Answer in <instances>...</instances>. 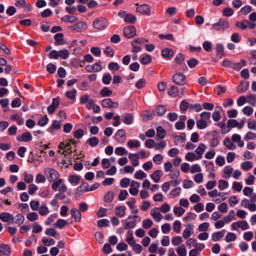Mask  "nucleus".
<instances>
[{"label":"nucleus","instance_id":"obj_1","mask_svg":"<svg viewBox=\"0 0 256 256\" xmlns=\"http://www.w3.org/2000/svg\"><path fill=\"white\" fill-rule=\"evenodd\" d=\"M108 22L104 18L100 17L94 20L92 23V26L98 30H102L107 28Z\"/></svg>","mask_w":256,"mask_h":256},{"label":"nucleus","instance_id":"obj_2","mask_svg":"<svg viewBox=\"0 0 256 256\" xmlns=\"http://www.w3.org/2000/svg\"><path fill=\"white\" fill-rule=\"evenodd\" d=\"M44 174L50 182H54L58 178L60 175L59 173L54 168H47L44 169Z\"/></svg>","mask_w":256,"mask_h":256},{"label":"nucleus","instance_id":"obj_3","mask_svg":"<svg viewBox=\"0 0 256 256\" xmlns=\"http://www.w3.org/2000/svg\"><path fill=\"white\" fill-rule=\"evenodd\" d=\"M172 82L177 85L184 86L186 83V76L181 72L176 73L172 77Z\"/></svg>","mask_w":256,"mask_h":256},{"label":"nucleus","instance_id":"obj_4","mask_svg":"<svg viewBox=\"0 0 256 256\" xmlns=\"http://www.w3.org/2000/svg\"><path fill=\"white\" fill-rule=\"evenodd\" d=\"M228 26L229 24L226 20L221 19L218 22L212 25V28L216 30H222L228 28Z\"/></svg>","mask_w":256,"mask_h":256},{"label":"nucleus","instance_id":"obj_5","mask_svg":"<svg viewBox=\"0 0 256 256\" xmlns=\"http://www.w3.org/2000/svg\"><path fill=\"white\" fill-rule=\"evenodd\" d=\"M123 34L127 38H132L136 35V29L134 26H127L124 28Z\"/></svg>","mask_w":256,"mask_h":256},{"label":"nucleus","instance_id":"obj_6","mask_svg":"<svg viewBox=\"0 0 256 256\" xmlns=\"http://www.w3.org/2000/svg\"><path fill=\"white\" fill-rule=\"evenodd\" d=\"M69 28L70 30L76 32H80L86 29L87 24L84 22H79L76 24L70 26Z\"/></svg>","mask_w":256,"mask_h":256},{"label":"nucleus","instance_id":"obj_7","mask_svg":"<svg viewBox=\"0 0 256 256\" xmlns=\"http://www.w3.org/2000/svg\"><path fill=\"white\" fill-rule=\"evenodd\" d=\"M102 105L103 107L108 108H118V103L112 102L110 98H104L102 101Z\"/></svg>","mask_w":256,"mask_h":256},{"label":"nucleus","instance_id":"obj_8","mask_svg":"<svg viewBox=\"0 0 256 256\" xmlns=\"http://www.w3.org/2000/svg\"><path fill=\"white\" fill-rule=\"evenodd\" d=\"M136 12L143 15L150 16V8L147 4H142L136 8Z\"/></svg>","mask_w":256,"mask_h":256},{"label":"nucleus","instance_id":"obj_9","mask_svg":"<svg viewBox=\"0 0 256 256\" xmlns=\"http://www.w3.org/2000/svg\"><path fill=\"white\" fill-rule=\"evenodd\" d=\"M206 149V146L203 143H200L198 148L194 151V154L196 156V160H200L202 158V154Z\"/></svg>","mask_w":256,"mask_h":256},{"label":"nucleus","instance_id":"obj_10","mask_svg":"<svg viewBox=\"0 0 256 256\" xmlns=\"http://www.w3.org/2000/svg\"><path fill=\"white\" fill-rule=\"evenodd\" d=\"M0 220L3 222L11 224L12 221L14 220V216L9 212H3L0 213Z\"/></svg>","mask_w":256,"mask_h":256},{"label":"nucleus","instance_id":"obj_11","mask_svg":"<svg viewBox=\"0 0 256 256\" xmlns=\"http://www.w3.org/2000/svg\"><path fill=\"white\" fill-rule=\"evenodd\" d=\"M85 69L88 72H99L102 70V66L99 62H97L92 65H87Z\"/></svg>","mask_w":256,"mask_h":256},{"label":"nucleus","instance_id":"obj_12","mask_svg":"<svg viewBox=\"0 0 256 256\" xmlns=\"http://www.w3.org/2000/svg\"><path fill=\"white\" fill-rule=\"evenodd\" d=\"M158 210V208H154L150 211V215L152 216L154 220L156 222H160L163 218L162 215Z\"/></svg>","mask_w":256,"mask_h":256},{"label":"nucleus","instance_id":"obj_13","mask_svg":"<svg viewBox=\"0 0 256 256\" xmlns=\"http://www.w3.org/2000/svg\"><path fill=\"white\" fill-rule=\"evenodd\" d=\"M11 253L10 246L6 244H0V256H10Z\"/></svg>","mask_w":256,"mask_h":256},{"label":"nucleus","instance_id":"obj_14","mask_svg":"<svg viewBox=\"0 0 256 256\" xmlns=\"http://www.w3.org/2000/svg\"><path fill=\"white\" fill-rule=\"evenodd\" d=\"M162 176L163 172H162V170H158L150 174V177L154 182H160V178Z\"/></svg>","mask_w":256,"mask_h":256},{"label":"nucleus","instance_id":"obj_15","mask_svg":"<svg viewBox=\"0 0 256 256\" xmlns=\"http://www.w3.org/2000/svg\"><path fill=\"white\" fill-rule=\"evenodd\" d=\"M24 216L21 214H18L14 217V220L12 221L11 224H15L16 226H20L24 223Z\"/></svg>","mask_w":256,"mask_h":256},{"label":"nucleus","instance_id":"obj_16","mask_svg":"<svg viewBox=\"0 0 256 256\" xmlns=\"http://www.w3.org/2000/svg\"><path fill=\"white\" fill-rule=\"evenodd\" d=\"M126 208L125 206H118L114 208V212L118 216L122 218L126 215Z\"/></svg>","mask_w":256,"mask_h":256},{"label":"nucleus","instance_id":"obj_17","mask_svg":"<svg viewBox=\"0 0 256 256\" xmlns=\"http://www.w3.org/2000/svg\"><path fill=\"white\" fill-rule=\"evenodd\" d=\"M55 40L54 44L56 46L63 45L65 44L66 42L64 39V34L62 33H58L54 36Z\"/></svg>","mask_w":256,"mask_h":256},{"label":"nucleus","instance_id":"obj_18","mask_svg":"<svg viewBox=\"0 0 256 256\" xmlns=\"http://www.w3.org/2000/svg\"><path fill=\"white\" fill-rule=\"evenodd\" d=\"M234 171L233 168L230 166H226L223 170V178L228 179L231 176V174Z\"/></svg>","mask_w":256,"mask_h":256},{"label":"nucleus","instance_id":"obj_19","mask_svg":"<svg viewBox=\"0 0 256 256\" xmlns=\"http://www.w3.org/2000/svg\"><path fill=\"white\" fill-rule=\"evenodd\" d=\"M71 214L72 217L74 219L75 221L78 222L81 220V214L76 208H73L71 210Z\"/></svg>","mask_w":256,"mask_h":256},{"label":"nucleus","instance_id":"obj_20","mask_svg":"<svg viewBox=\"0 0 256 256\" xmlns=\"http://www.w3.org/2000/svg\"><path fill=\"white\" fill-rule=\"evenodd\" d=\"M226 232L224 230H222L216 232H214L212 234V238L214 242H216L222 238Z\"/></svg>","mask_w":256,"mask_h":256},{"label":"nucleus","instance_id":"obj_21","mask_svg":"<svg viewBox=\"0 0 256 256\" xmlns=\"http://www.w3.org/2000/svg\"><path fill=\"white\" fill-rule=\"evenodd\" d=\"M78 18L75 16L66 15L61 18V20L64 22L69 23H73L78 22Z\"/></svg>","mask_w":256,"mask_h":256},{"label":"nucleus","instance_id":"obj_22","mask_svg":"<svg viewBox=\"0 0 256 256\" xmlns=\"http://www.w3.org/2000/svg\"><path fill=\"white\" fill-rule=\"evenodd\" d=\"M248 86L249 85L248 82L244 81L242 82L238 86L237 88V92L238 93H244L247 90Z\"/></svg>","mask_w":256,"mask_h":256},{"label":"nucleus","instance_id":"obj_23","mask_svg":"<svg viewBox=\"0 0 256 256\" xmlns=\"http://www.w3.org/2000/svg\"><path fill=\"white\" fill-rule=\"evenodd\" d=\"M80 178L81 177L79 176L70 175L68 180L72 185L76 186L80 182Z\"/></svg>","mask_w":256,"mask_h":256},{"label":"nucleus","instance_id":"obj_24","mask_svg":"<svg viewBox=\"0 0 256 256\" xmlns=\"http://www.w3.org/2000/svg\"><path fill=\"white\" fill-rule=\"evenodd\" d=\"M134 117L130 114H126L122 116V122L126 124H131L133 122Z\"/></svg>","mask_w":256,"mask_h":256},{"label":"nucleus","instance_id":"obj_25","mask_svg":"<svg viewBox=\"0 0 256 256\" xmlns=\"http://www.w3.org/2000/svg\"><path fill=\"white\" fill-rule=\"evenodd\" d=\"M166 132L165 130L161 126H158L156 128V137L157 140L163 138L166 136Z\"/></svg>","mask_w":256,"mask_h":256},{"label":"nucleus","instance_id":"obj_26","mask_svg":"<svg viewBox=\"0 0 256 256\" xmlns=\"http://www.w3.org/2000/svg\"><path fill=\"white\" fill-rule=\"evenodd\" d=\"M61 127V124L56 120H53L52 123L48 128V130L50 133H54L56 130H58Z\"/></svg>","mask_w":256,"mask_h":256},{"label":"nucleus","instance_id":"obj_27","mask_svg":"<svg viewBox=\"0 0 256 256\" xmlns=\"http://www.w3.org/2000/svg\"><path fill=\"white\" fill-rule=\"evenodd\" d=\"M32 139V136L30 132H26L24 133L21 137H18L17 140L19 141H24L26 142H29Z\"/></svg>","mask_w":256,"mask_h":256},{"label":"nucleus","instance_id":"obj_28","mask_svg":"<svg viewBox=\"0 0 256 256\" xmlns=\"http://www.w3.org/2000/svg\"><path fill=\"white\" fill-rule=\"evenodd\" d=\"M176 252L178 256H186V249L185 246L182 244L178 246L176 248Z\"/></svg>","mask_w":256,"mask_h":256},{"label":"nucleus","instance_id":"obj_29","mask_svg":"<svg viewBox=\"0 0 256 256\" xmlns=\"http://www.w3.org/2000/svg\"><path fill=\"white\" fill-rule=\"evenodd\" d=\"M89 185L87 182H83L76 189L77 192H90Z\"/></svg>","mask_w":256,"mask_h":256},{"label":"nucleus","instance_id":"obj_30","mask_svg":"<svg viewBox=\"0 0 256 256\" xmlns=\"http://www.w3.org/2000/svg\"><path fill=\"white\" fill-rule=\"evenodd\" d=\"M174 54L172 50L170 48H164L162 52V56L166 58H170Z\"/></svg>","mask_w":256,"mask_h":256},{"label":"nucleus","instance_id":"obj_31","mask_svg":"<svg viewBox=\"0 0 256 256\" xmlns=\"http://www.w3.org/2000/svg\"><path fill=\"white\" fill-rule=\"evenodd\" d=\"M127 146L130 148H137L140 146V142L136 140H130L128 142Z\"/></svg>","mask_w":256,"mask_h":256},{"label":"nucleus","instance_id":"obj_32","mask_svg":"<svg viewBox=\"0 0 256 256\" xmlns=\"http://www.w3.org/2000/svg\"><path fill=\"white\" fill-rule=\"evenodd\" d=\"M232 68L234 70H240L243 66H246V61L244 60H241L240 62L238 63H233L232 62Z\"/></svg>","mask_w":256,"mask_h":256},{"label":"nucleus","instance_id":"obj_33","mask_svg":"<svg viewBox=\"0 0 256 256\" xmlns=\"http://www.w3.org/2000/svg\"><path fill=\"white\" fill-rule=\"evenodd\" d=\"M156 113L157 116H162L166 112V109L164 106V105H158L156 107Z\"/></svg>","mask_w":256,"mask_h":256},{"label":"nucleus","instance_id":"obj_34","mask_svg":"<svg viewBox=\"0 0 256 256\" xmlns=\"http://www.w3.org/2000/svg\"><path fill=\"white\" fill-rule=\"evenodd\" d=\"M217 126L221 129V132L222 134H226L230 132V129L226 126L224 122H220L218 123Z\"/></svg>","mask_w":256,"mask_h":256},{"label":"nucleus","instance_id":"obj_35","mask_svg":"<svg viewBox=\"0 0 256 256\" xmlns=\"http://www.w3.org/2000/svg\"><path fill=\"white\" fill-rule=\"evenodd\" d=\"M234 217V211L231 210L230 211L228 214L224 218V220L226 223L228 224L232 220H235Z\"/></svg>","mask_w":256,"mask_h":256},{"label":"nucleus","instance_id":"obj_36","mask_svg":"<svg viewBox=\"0 0 256 256\" xmlns=\"http://www.w3.org/2000/svg\"><path fill=\"white\" fill-rule=\"evenodd\" d=\"M152 62V57L148 54H144L140 60V62L142 64H147Z\"/></svg>","mask_w":256,"mask_h":256},{"label":"nucleus","instance_id":"obj_37","mask_svg":"<svg viewBox=\"0 0 256 256\" xmlns=\"http://www.w3.org/2000/svg\"><path fill=\"white\" fill-rule=\"evenodd\" d=\"M247 102L252 106H255L256 104V96L255 94H248L246 97Z\"/></svg>","mask_w":256,"mask_h":256},{"label":"nucleus","instance_id":"obj_38","mask_svg":"<svg viewBox=\"0 0 256 256\" xmlns=\"http://www.w3.org/2000/svg\"><path fill=\"white\" fill-rule=\"evenodd\" d=\"M99 142V140L96 136L88 138L86 142L89 144L92 147H94L96 146Z\"/></svg>","mask_w":256,"mask_h":256},{"label":"nucleus","instance_id":"obj_39","mask_svg":"<svg viewBox=\"0 0 256 256\" xmlns=\"http://www.w3.org/2000/svg\"><path fill=\"white\" fill-rule=\"evenodd\" d=\"M114 153L118 156H122L127 154L128 152L125 148L120 146L116 148Z\"/></svg>","mask_w":256,"mask_h":256},{"label":"nucleus","instance_id":"obj_40","mask_svg":"<svg viewBox=\"0 0 256 256\" xmlns=\"http://www.w3.org/2000/svg\"><path fill=\"white\" fill-rule=\"evenodd\" d=\"M126 241L130 246H132L136 243L135 240L132 236V233L131 232H128L127 233Z\"/></svg>","mask_w":256,"mask_h":256},{"label":"nucleus","instance_id":"obj_41","mask_svg":"<svg viewBox=\"0 0 256 256\" xmlns=\"http://www.w3.org/2000/svg\"><path fill=\"white\" fill-rule=\"evenodd\" d=\"M250 23V21L248 20H244L240 22H236V26L242 30H245L248 28V24Z\"/></svg>","mask_w":256,"mask_h":256},{"label":"nucleus","instance_id":"obj_42","mask_svg":"<svg viewBox=\"0 0 256 256\" xmlns=\"http://www.w3.org/2000/svg\"><path fill=\"white\" fill-rule=\"evenodd\" d=\"M174 212L176 216L180 217L185 212V210L180 206H175L174 208Z\"/></svg>","mask_w":256,"mask_h":256},{"label":"nucleus","instance_id":"obj_43","mask_svg":"<svg viewBox=\"0 0 256 256\" xmlns=\"http://www.w3.org/2000/svg\"><path fill=\"white\" fill-rule=\"evenodd\" d=\"M38 216L36 212H28L26 215L27 219L30 222H34L38 219Z\"/></svg>","mask_w":256,"mask_h":256},{"label":"nucleus","instance_id":"obj_44","mask_svg":"<svg viewBox=\"0 0 256 256\" xmlns=\"http://www.w3.org/2000/svg\"><path fill=\"white\" fill-rule=\"evenodd\" d=\"M38 213L42 216H44L49 213L48 207L45 205H42L38 208Z\"/></svg>","mask_w":256,"mask_h":256},{"label":"nucleus","instance_id":"obj_45","mask_svg":"<svg viewBox=\"0 0 256 256\" xmlns=\"http://www.w3.org/2000/svg\"><path fill=\"white\" fill-rule=\"evenodd\" d=\"M77 91L75 89L68 91L66 92V96L70 100H74L76 98Z\"/></svg>","mask_w":256,"mask_h":256},{"label":"nucleus","instance_id":"obj_46","mask_svg":"<svg viewBox=\"0 0 256 256\" xmlns=\"http://www.w3.org/2000/svg\"><path fill=\"white\" fill-rule=\"evenodd\" d=\"M136 20V18L134 16L131 14H126V18L124 19V21L127 23L133 24Z\"/></svg>","mask_w":256,"mask_h":256},{"label":"nucleus","instance_id":"obj_47","mask_svg":"<svg viewBox=\"0 0 256 256\" xmlns=\"http://www.w3.org/2000/svg\"><path fill=\"white\" fill-rule=\"evenodd\" d=\"M241 168L244 170H248L252 167V162L250 161L243 162L240 164Z\"/></svg>","mask_w":256,"mask_h":256},{"label":"nucleus","instance_id":"obj_48","mask_svg":"<svg viewBox=\"0 0 256 256\" xmlns=\"http://www.w3.org/2000/svg\"><path fill=\"white\" fill-rule=\"evenodd\" d=\"M104 52L106 56L110 58L113 57L114 54V52L113 48L110 46L106 47Z\"/></svg>","mask_w":256,"mask_h":256},{"label":"nucleus","instance_id":"obj_49","mask_svg":"<svg viewBox=\"0 0 256 256\" xmlns=\"http://www.w3.org/2000/svg\"><path fill=\"white\" fill-rule=\"evenodd\" d=\"M69 55L70 53L66 49L58 51V58H60L62 59H66L68 58Z\"/></svg>","mask_w":256,"mask_h":256},{"label":"nucleus","instance_id":"obj_50","mask_svg":"<svg viewBox=\"0 0 256 256\" xmlns=\"http://www.w3.org/2000/svg\"><path fill=\"white\" fill-rule=\"evenodd\" d=\"M242 112L244 115L248 116L252 114L254 109L250 106H246L242 108Z\"/></svg>","mask_w":256,"mask_h":256},{"label":"nucleus","instance_id":"obj_51","mask_svg":"<svg viewBox=\"0 0 256 256\" xmlns=\"http://www.w3.org/2000/svg\"><path fill=\"white\" fill-rule=\"evenodd\" d=\"M178 92V88L176 86H172L170 87V90L168 94L172 97H176Z\"/></svg>","mask_w":256,"mask_h":256},{"label":"nucleus","instance_id":"obj_52","mask_svg":"<svg viewBox=\"0 0 256 256\" xmlns=\"http://www.w3.org/2000/svg\"><path fill=\"white\" fill-rule=\"evenodd\" d=\"M146 176V174L142 170H140L136 172L134 177L138 180H142Z\"/></svg>","mask_w":256,"mask_h":256},{"label":"nucleus","instance_id":"obj_53","mask_svg":"<svg viewBox=\"0 0 256 256\" xmlns=\"http://www.w3.org/2000/svg\"><path fill=\"white\" fill-rule=\"evenodd\" d=\"M227 125L230 130L232 128H238V121L235 119H230L227 122Z\"/></svg>","mask_w":256,"mask_h":256},{"label":"nucleus","instance_id":"obj_54","mask_svg":"<svg viewBox=\"0 0 256 256\" xmlns=\"http://www.w3.org/2000/svg\"><path fill=\"white\" fill-rule=\"evenodd\" d=\"M114 198V194L112 192H107L104 196V201L106 202H111Z\"/></svg>","mask_w":256,"mask_h":256},{"label":"nucleus","instance_id":"obj_55","mask_svg":"<svg viewBox=\"0 0 256 256\" xmlns=\"http://www.w3.org/2000/svg\"><path fill=\"white\" fill-rule=\"evenodd\" d=\"M185 158L188 162H192L194 160H196V156L192 152H189L186 154Z\"/></svg>","mask_w":256,"mask_h":256},{"label":"nucleus","instance_id":"obj_56","mask_svg":"<svg viewBox=\"0 0 256 256\" xmlns=\"http://www.w3.org/2000/svg\"><path fill=\"white\" fill-rule=\"evenodd\" d=\"M208 126V122L200 119L196 122V126L198 128L202 130Z\"/></svg>","mask_w":256,"mask_h":256},{"label":"nucleus","instance_id":"obj_57","mask_svg":"<svg viewBox=\"0 0 256 256\" xmlns=\"http://www.w3.org/2000/svg\"><path fill=\"white\" fill-rule=\"evenodd\" d=\"M228 186V182L223 180H220L218 182V187L220 190H224Z\"/></svg>","mask_w":256,"mask_h":256},{"label":"nucleus","instance_id":"obj_58","mask_svg":"<svg viewBox=\"0 0 256 256\" xmlns=\"http://www.w3.org/2000/svg\"><path fill=\"white\" fill-rule=\"evenodd\" d=\"M30 205L32 210H37L39 208L40 202L38 200H32L30 202Z\"/></svg>","mask_w":256,"mask_h":256},{"label":"nucleus","instance_id":"obj_59","mask_svg":"<svg viewBox=\"0 0 256 256\" xmlns=\"http://www.w3.org/2000/svg\"><path fill=\"white\" fill-rule=\"evenodd\" d=\"M173 230L177 234L180 232L181 229V222L178 220H176L173 224Z\"/></svg>","mask_w":256,"mask_h":256},{"label":"nucleus","instance_id":"obj_60","mask_svg":"<svg viewBox=\"0 0 256 256\" xmlns=\"http://www.w3.org/2000/svg\"><path fill=\"white\" fill-rule=\"evenodd\" d=\"M153 162L156 164H160L163 160V156L161 154H156L152 158Z\"/></svg>","mask_w":256,"mask_h":256},{"label":"nucleus","instance_id":"obj_61","mask_svg":"<svg viewBox=\"0 0 256 256\" xmlns=\"http://www.w3.org/2000/svg\"><path fill=\"white\" fill-rule=\"evenodd\" d=\"M225 146L230 150H233L234 148V144L231 142L229 138H226L224 141Z\"/></svg>","mask_w":256,"mask_h":256},{"label":"nucleus","instance_id":"obj_62","mask_svg":"<svg viewBox=\"0 0 256 256\" xmlns=\"http://www.w3.org/2000/svg\"><path fill=\"white\" fill-rule=\"evenodd\" d=\"M153 224V222L150 219H146L142 222V227L144 229L150 228Z\"/></svg>","mask_w":256,"mask_h":256},{"label":"nucleus","instance_id":"obj_63","mask_svg":"<svg viewBox=\"0 0 256 256\" xmlns=\"http://www.w3.org/2000/svg\"><path fill=\"white\" fill-rule=\"evenodd\" d=\"M108 68L112 71L116 72L119 70L120 66L118 63L111 62L108 64Z\"/></svg>","mask_w":256,"mask_h":256},{"label":"nucleus","instance_id":"obj_64","mask_svg":"<svg viewBox=\"0 0 256 256\" xmlns=\"http://www.w3.org/2000/svg\"><path fill=\"white\" fill-rule=\"evenodd\" d=\"M236 238V236L235 234L232 232H228L226 238L225 240L226 242H229L232 241H234Z\"/></svg>","mask_w":256,"mask_h":256}]
</instances>
